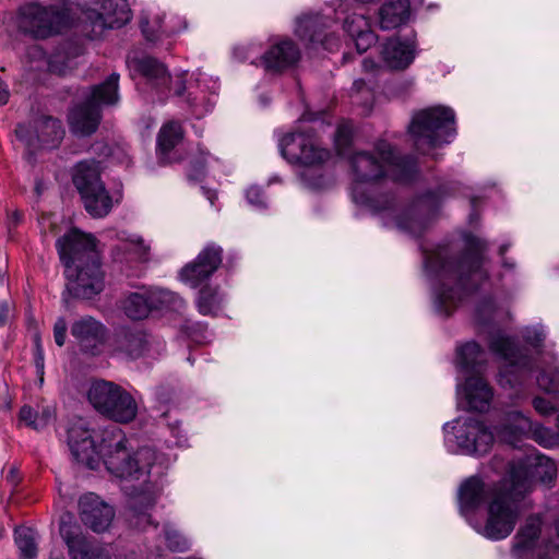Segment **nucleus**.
Returning <instances> with one entry per match:
<instances>
[{
  "mask_svg": "<svg viewBox=\"0 0 559 559\" xmlns=\"http://www.w3.org/2000/svg\"><path fill=\"white\" fill-rule=\"evenodd\" d=\"M354 176L353 201L373 214L393 218L396 227L419 236L428 227L445 194L443 188L428 191L402 214H396L395 197L380 191V180L385 177L397 182H408L418 173L412 156H397L392 146L380 142L373 152H357L350 159Z\"/></svg>",
  "mask_w": 559,
  "mask_h": 559,
  "instance_id": "f257e3e1",
  "label": "nucleus"
},
{
  "mask_svg": "<svg viewBox=\"0 0 559 559\" xmlns=\"http://www.w3.org/2000/svg\"><path fill=\"white\" fill-rule=\"evenodd\" d=\"M112 440L103 443L98 449L94 431L83 418L73 420L68 428V445L74 460L90 468H98L100 461L107 471L121 479L138 480L146 484L152 478H159L168 467L166 457L150 447H143L134 452L127 449V439L119 429L111 432Z\"/></svg>",
  "mask_w": 559,
  "mask_h": 559,
  "instance_id": "f03ea898",
  "label": "nucleus"
},
{
  "mask_svg": "<svg viewBox=\"0 0 559 559\" xmlns=\"http://www.w3.org/2000/svg\"><path fill=\"white\" fill-rule=\"evenodd\" d=\"M486 250L485 240L467 235L463 251L452 243H444L425 253L426 270L436 282L438 312L450 316L467 294L488 280Z\"/></svg>",
  "mask_w": 559,
  "mask_h": 559,
  "instance_id": "7ed1b4c3",
  "label": "nucleus"
},
{
  "mask_svg": "<svg viewBox=\"0 0 559 559\" xmlns=\"http://www.w3.org/2000/svg\"><path fill=\"white\" fill-rule=\"evenodd\" d=\"M68 278V292L82 299H91L103 292L105 275L92 235L71 229L56 243Z\"/></svg>",
  "mask_w": 559,
  "mask_h": 559,
  "instance_id": "20e7f679",
  "label": "nucleus"
},
{
  "mask_svg": "<svg viewBox=\"0 0 559 559\" xmlns=\"http://www.w3.org/2000/svg\"><path fill=\"white\" fill-rule=\"evenodd\" d=\"M131 64L133 70L145 79L146 84L156 90L160 100L173 94L182 98L197 117L210 111L205 94L199 90L200 79L193 80V75L188 71L169 74L162 62L148 56L133 59Z\"/></svg>",
  "mask_w": 559,
  "mask_h": 559,
  "instance_id": "39448f33",
  "label": "nucleus"
},
{
  "mask_svg": "<svg viewBox=\"0 0 559 559\" xmlns=\"http://www.w3.org/2000/svg\"><path fill=\"white\" fill-rule=\"evenodd\" d=\"M408 132L418 151L427 154L431 148L450 143L455 134V114L452 108L433 106L415 112Z\"/></svg>",
  "mask_w": 559,
  "mask_h": 559,
  "instance_id": "423d86ee",
  "label": "nucleus"
},
{
  "mask_svg": "<svg viewBox=\"0 0 559 559\" xmlns=\"http://www.w3.org/2000/svg\"><path fill=\"white\" fill-rule=\"evenodd\" d=\"M521 495L504 480L503 489L491 497L486 508V519L473 523L474 530L489 540H502L511 535L521 516Z\"/></svg>",
  "mask_w": 559,
  "mask_h": 559,
  "instance_id": "0eeeda50",
  "label": "nucleus"
},
{
  "mask_svg": "<svg viewBox=\"0 0 559 559\" xmlns=\"http://www.w3.org/2000/svg\"><path fill=\"white\" fill-rule=\"evenodd\" d=\"M119 74L111 73L104 82L91 87L84 103L74 106L68 117L72 133L86 136L94 133L102 119V105H115L119 100Z\"/></svg>",
  "mask_w": 559,
  "mask_h": 559,
  "instance_id": "6e6552de",
  "label": "nucleus"
},
{
  "mask_svg": "<svg viewBox=\"0 0 559 559\" xmlns=\"http://www.w3.org/2000/svg\"><path fill=\"white\" fill-rule=\"evenodd\" d=\"M490 349L504 361L498 376V383L503 389L514 390L513 399L526 396V382L533 372L532 359L523 355L511 337L496 335L490 341Z\"/></svg>",
  "mask_w": 559,
  "mask_h": 559,
  "instance_id": "1a4fd4ad",
  "label": "nucleus"
},
{
  "mask_svg": "<svg viewBox=\"0 0 559 559\" xmlns=\"http://www.w3.org/2000/svg\"><path fill=\"white\" fill-rule=\"evenodd\" d=\"M87 399L99 414L116 423L128 424L136 417L135 399L114 382L94 381L88 389Z\"/></svg>",
  "mask_w": 559,
  "mask_h": 559,
  "instance_id": "9d476101",
  "label": "nucleus"
},
{
  "mask_svg": "<svg viewBox=\"0 0 559 559\" xmlns=\"http://www.w3.org/2000/svg\"><path fill=\"white\" fill-rule=\"evenodd\" d=\"M72 179L86 212L96 218L108 215L112 199L100 179L99 163L94 159L78 163Z\"/></svg>",
  "mask_w": 559,
  "mask_h": 559,
  "instance_id": "9b49d317",
  "label": "nucleus"
},
{
  "mask_svg": "<svg viewBox=\"0 0 559 559\" xmlns=\"http://www.w3.org/2000/svg\"><path fill=\"white\" fill-rule=\"evenodd\" d=\"M68 11L57 4L41 5L37 2L20 8L19 29L36 39H45L58 34L68 22Z\"/></svg>",
  "mask_w": 559,
  "mask_h": 559,
  "instance_id": "f8f14e48",
  "label": "nucleus"
},
{
  "mask_svg": "<svg viewBox=\"0 0 559 559\" xmlns=\"http://www.w3.org/2000/svg\"><path fill=\"white\" fill-rule=\"evenodd\" d=\"M445 442H454L465 454L484 455L491 449L493 432L480 420L473 417H460L443 426Z\"/></svg>",
  "mask_w": 559,
  "mask_h": 559,
  "instance_id": "ddd939ff",
  "label": "nucleus"
},
{
  "mask_svg": "<svg viewBox=\"0 0 559 559\" xmlns=\"http://www.w3.org/2000/svg\"><path fill=\"white\" fill-rule=\"evenodd\" d=\"M283 157L292 164L318 167L330 160L331 151L323 147L312 130L295 131L280 142Z\"/></svg>",
  "mask_w": 559,
  "mask_h": 559,
  "instance_id": "4468645a",
  "label": "nucleus"
},
{
  "mask_svg": "<svg viewBox=\"0 0 559 559\" xmlns=\"http://www.w3.org/2000/svg\"><path fill=\"white\" fill-rule=\"evenodd\" d=\"M497 436L506 443L515 444L521 437H528L544 448L559 444V435L540 424L533 423L521 412H509L495 427Z\"/></svg>",
  "mask_w": 559,
  "mask_h": 559,
  "instance_id": "2eb2a0df",
  "label": "nucleus"
},
{
  "mask_svg": "<svg viewBox=\"0 0 559 559\" xmlns=\"http://www.w3.org/2000/svg\"><path fill=\"white\" fill-rule=\"evenodd\" d=\"M557 475L555 462L543 454H531L510 465V479L506 480L516 495L524 497L533 480L550 485Z\"/></svg>",
  "mask_w": 559,
  "mask_h": 559,
  "instance_id": "dca6fc26",
  "label": "nucleus"
},
{
  "mask_svg": "<svg viewBox=\"0 0 559 559\" xmlns=\"http://www.w3.org/2000/svg\"><path fill=\"white\" fill-rule=\"evenodd\" d=\"M97 10H88L84 23V35L88 39L99 38L105 29L120 28L131 20L127 0H90Z\"/></svg>",
  "mask_w": 559,
  "mask_h": 559,
  "instance_id": "f3484780",
  "label": "nucleus"
},
{
  "mask_svg": "<svg viewBox=\"0 0 559 559\" xmlns=\"http://www.w3.org/2000/svg\"><path fill=\"white\" fill-rule=\"evenodd\" d=\"M183 300L175 293L163 288H143L131 293L123 302V310L128 318L142 320L153 309L179 308Z\"/></svg>",
  "mask_w": 559,
  "mask_h": 559,
  "instance_id": "a211bd4d",
  "label": "nucleus"
},
{
  "mask_svg": "<svg viewBox=\"0 0 559 559\" xmlns=\"http://www.w3.org/2000/svg\"><path fill=\"white\" fill-rule=\"evenodd\" d=\"M223 262V248L214 242L207 243L179 273L180 280L192 288L209 281Z\"/></svg>",
  "mask_w": 559,
  "mask_h": 559,
  "instance_id": "6ab92c4d",
  "label": "nucleus"
},
{
  "mask_svg": "<svg viewBox=\"0 0 559 559\" xmlns=\"http://www.w3.org/2000/svg\"><path fill=\"white\" fill-rule=\"evenodd\" d=\"M164 343L143 330H128L117 338V350L130 359L160 354Z\"/></svg>",
  "mask_w": 559,
  "mask_h": 559,
  "instance_id": "aec40b11",
  "label": "nucleus"
},
{
  "mask_svg": "<svg viewBox=\"0 0 559 559\" xmlns=\"http://www.w3.org/2000/svg\"><path fill=\"white\" fill-rule=\"evenodd\" d=\"M70 331L80 349L91 355L99 354L107 335L106 326L91 316L75 320Z\"/></svg>",
  "mask_w": 559,
  "mask_h": 559,
  "instance_id": "412c9836",
  "label": "nucleus"
},
{
  "mask_svg": "<svg viewBox=\"0 0 559 559\" xmlns=\"http://www.w3.org/2000/svg\"><path fill=\"white\" fill-rule=\"evenodd\" d=\"M81 521L96 533L105 532L111 524L115 511L97 495L88 492L79 500Z\"/></svg>",
  "mask_w": 559,
  "mask_h": 559,
  "instance_id": "4be33fe9",
  "label": "nucleus"
},
{
  "mask_svg": "<svg viewBox=\"0 0 559 559\" xmlns=\"http://www.w3.org/2000/svg\"><path fill=\"white\" fill-rule=\"evenodd\" d=\"M300 59L297 45L290 39H281L273 44L260 58L266 72L280 73L294 67Z\"/></svg>",
  "mask_w": 559,
  "mask_h": 559,
  "instance_id": "5701e85b",
  "label": "nucleus"
},
{
  "mask_svg": "<svg viewBox=\"0 0 559 559\" xmlns=\"http://www.w3.org/2000/svg\"><path fill=\"white\" fill-rule=\"evenodd\" d=\"M457 394L466 409L478 413L487 412L493 399L492 388L481 377L474 376L465 380Z\"/></svg>",
  "mask_w": 559,
  "mask_h": 559,
  "instance_id": "b1692460",
  "label": "nucleus"
},
{
  "mask_svg": "<svg viewBox=\"0 0 559 559\" xmlns=\"http://www.w3.org/2000/svg\"><path fill=\"white\" fill-rule=\"evenodd\" d=\"M503 489V483L500 486L485 484L478 477H471L464 481L460 488V502L466 510L478 508L484 502L498 495Z\"/></svg>",
  "mask_w": 559,
  "mask_h": 559,
  "instance_id": "393cba45",
  "label": "nucleus"
},
{
  "mask_svg": "<svg viewBox=\"0 0 559 559\" xmlns=\"http://www.w3.org/2000/svg\"><path fill=\"white\" fill-rule=\"evenodd\" d=\"M382 58L385 64L395 70L407 68L415 58V44L400 38L389 39L382 48Z\"/></svg>",
  "mask_w": 559,
  "mask_h": 559,
  "instance_id": "a878e982",
  "label": "nucleus"
},
{
  "mask_svg": "<svg viewBox=\"0 0 559 559\" xmlns=\"http://www.w3.org/2000/svg\"><path fill=\"white\" fill-rule=\"evenodd\" d=\"M542 531L538 516H528L512 539V554L516 557L530 555L537 546Z\"/></svg>",
  "mask_w": 559,
  "mask_h": 559,
  "instance_id": "bb28decb",
  "label": "nucleus"
},
{
  "mask_svg": "<svg viewBox=\"0 0 559 559\" xmlns=\"http://www.w3.org/2000/svg\"><path fill=\"white\" fill-rule=\"evenodd\" d=\"M344 29L355 40L357 51H367L376 41V34L369 29L368 22L361 13H354L344 20Z\"/></svg>",
  "mask_w": 559,
  "mask_h": 559,
  "instance_id": "cd10ccee",
  "label": "nucleus"
},
{
  "mask_svg": "<svg viewBox=\"0 0 559 559\" xmlns=\"http://www.w3.org/2000/svg\"><path fill=\"white\" fill-rule=\"evenodd\" d=\"M59 531L69 549L71 559H93L91 544L82 534L80 527L62 522Z\"/></svg>",
  "mask_w": 559,
  "mask_h": 559,
  "instance_id": "c85d7f7f",
  "label": "nucleus"
},
{
  "mask_svg": "<svg viewBox=\"0 0 559 559\" xmlns=\"http://www.w3.org/2000/svg\"><path fill=\"white\" fill-rule=\"evenodd\" d=\"M409 15V0H390L379 10L380 27L384 31L394 29L406 23Z\"/></svg>",
  "mask_w": 559,
  "mask_h": 559,
  "instance_id": "c756f323",
  "label": "nucleus"
},
{
  "mask_svg": "<svg viewBox=\"0 0 559 559\" xmlns=\"http://www.w3.org/2000/svg\"><path fill=\"white\" fill-rule=\"evenodd\" d=\"M183 138V130L179 122L169 121L160 128L157 135V154L163 163H171L175 159L170 153Z\"/></svg>",
  "mask_w": 559,
  "mask_h": 559,
  "instance_id": "7c9ffc66",
  "label": "nucleus"
},
{
  "mask_svg": "<svg viewBox=\"0 0 559 559\" xmlns=\"http://www.w3.org/2000/svg\"><path fill=\"white\" fill-rule=\"evenodd\" d=\"M155 497L152 493H140L130 499L128 521L136 528L145 530L153 524L148 511L155 504Z\"/></svg>",
  "mask_w": 559,
  "mask_h": 559,
  "instance_id": "2f4dec72",
  "label": "nucleus"
},
{
  "mask_svg": "<svg viewBox=\"0 0 559 559\" xmlns=\"http://www.w3.org/2000/svg\"><path fill=\"white\" fill-rule=\"evenodd\" d=\"M485 361L486 353L476 342H467L456 348V364L466 372H480Z\"/></svg>",
  "mask_w": 559,
  "mask_h": 559,
  "instance_id": "473e14b6",
  "label": "nucleus"
},
{
  "mask_svg": "<svg viewBox=\"0 0 559 559\" xmlns=\"http://www.w3.org/2000/svg\"><path fill=\"white\" fill-rule=\"evenodd\" d=\"M37 141L43 147H56L64 135L62 123L52 117H43L36 122Z\"/></svg>",
  "mask_w": 559,
  "mask_h": 559,
  "instance_id": "72a5a7b5",
  "label": "nucleus"
},
{
  "mask_svg": "<svg viewBox=\"0 0 559 559\" xmlns=\"http://www.w3.org/2000/svg\"><path fill=\"white\" fill-rule=\"evenodd\" d=\"M38 533L32 527H15L14 542L23 559H35L38 556Z\"/></svg>",
  "mask_w": 559,
  "mask_h": 559,
  "instance_id": "f704fd0d",
  "label": "nucleus"
},
{
  "mask_svg": "<svg viewBox=\"0 0 559 559\" xmlns=\"http://www.w3.org/2000/svg\"><path fill=\"white\" fill-rule=\"evenodd\" d=\"M224 304V296L217 287L204 286L198 293L195 305L202 316H216Z\"/></svg>",
  "mask_w": 559,
  "mask_h": 559,
  "instance_id": "c9c22d12",
  "label": "nucleus"
},
{
  "mask_svg": "<svg viewBox=\"0 0 559 559\" xmlns=\"http://www.w3.org/2000/svg\"><path fill=\"white\" fill-rule=\"evenodd\" d=\"M324 23L320 15H306L298 20L296 34L310 43L324 44L325 35L322 31Z\"/></svg>",
  "mask_w": 559,
  "mask_h": 559,
  "instance_id": "e433bc0d",
  "label": "nucleus"
},
{
  "mask_svg": "<svg viewBox=\"0 0 559 559\" xmlns=\"http://www.w3.org/2000/svg\"><path fill=\"white\" fill-rule=\"evenodd\" d=\"M141 29L145 38L150 41L156 40L159 35H171L175 29L169 27L164 22V16L159 14H155L151 20L147 17H142L141 20Z\"/></svg>",
  "mask_w": 559,
  "mask_h": 559,
  "instance_id": "4c0bfd02",
  "label": "nucleus"
},
{
  "mask_svg": "<svg viewBox=\"0 0 559 559\" xmlns=\"http://www.w3.org/2000/svg\"><path fill=\"white\" fill-rule=\"evenodd\" d=\"M28 55L37 58L38 64L36 66L37 70H41L46 68L50 72L63 74L66 70L70 67L68 63L62 66H58V61L61 58V53L57 52L51 56L49 59L46 58L44 50L39 46H33L29 48Z\"/></svg>",
  "mask_w": 559,
  "mask_h": 559,
  "instance_id": "58836bf2",
  "label": "nucleus"
},
{
  "mask_svg": "<svg viewBox=\"0 0 559 559\" xmlns=\"http://www.w3.org/2000/svg\"><path fill=\"white\" fill-rule=\"evenodd\" d=\"M539 389L549 394H559V366L555 365L540 370L536 378Z\"/></svg>",
  "mask_w": 559,
  "mask_h": 559,
  "instance_id": "ea45409f",
  "label": "nucleus"
},
{
  "mask_svg": "<svg viewBox=\"0 0 559 559\" xmlns=\"http://www.w3.org/2000/svg\"><path fill=\"white\" fill-rule=\"evenodd\" d=\"M123 249L133 254L135 260L145 261L148 259L151 247L141 236L130 235L123 239Z\"/></svg>",
  "mask_w": 559,
  "mask_h": 559,
  "instance_id": "a19ab883",
  "label": "nucleus"
},
{
  "mask_svg": "<svg viewBox=\"0 0 559 559\" xmlns=\"http://www.w3.org/2000/svg\"><path fill=\"white\" fill-rule=\"evenodd\" d=\"M165 540L167 547L171 551L185 552L190 548V542L176 528L165 525L164 527Z\"/></svg>",
  "mask_w": 559,
  "mask_h": 559,
  "instance_id": "79ce46f5",
  "label": "nucleus"
},
{
  "mask_svg": "<svg viewBox=\"0 0 559 559\" xmlns=\"http://www.w3.org/2000/svg\"><path fill=\"white\" fill-rule=\"evenodd\" d=\"M198 153L199 155L189 162L187 170L188 179L191 181H199L204 177L206 158L210 156V153L202 147H198Z\"/></svg>",
  "mask_w": 559,
  "mask_h": 559,
  "instance_id": "37998d69",
  "label": "nucleus"
},
{
  "mask_svg": "<svg viewBox=\"0 0 559 559\" xmlns=\"http://www.w3.org/2000/svg\"><path fill=\"white\" fill-rule=\"evenodd\" d=\"M353 131L352 127L347 123L340 124L336 129L334 141L338 154H344V150L349 146L352 142Z\"/></svg>",
  "mask_w": 559,
  "mask_h": 559,
  "instance_id": "c03bdc74",
  "label": "nucleus"
},
{
  "mask_svg": "<svg viewBox=\"0 0 559 559\" xmlns=\"http://www.w3.org/2000/svg\"><path fill=\"white\" fill-rule=\"evenodd\" d=\"M34 365L40 383L44 381L45 373V355L41 345V338L38 334L34 336Z\"/></svg>",
  "mask_w": 559,
  "mask_h": 559,
  "instance_id": "a18cd8bd",
  "label": "nucleus"
},
{
  "mask_svg": "<svg viewBox=\"0 0 559 559\" xmlns=\"http://www.w3.org/2000/svg\"><path fill=\"white\" fill-rule=\"evenodd\" d=\"M20 419L36 430L43 428V421H39V414L31 406L25 405L20 409Z\"/></svg>",
  "mask_w": 559,
  "mask_h": 559,
  "instance_id": "49530a36",
  "label": "nucleus"
},
{
  "mask_svg": "<svg viewBox=\"0 0 559 559\" xmlns=\"http://www.w3.org/2000/svg\"><path fill=\"white\" fill-rule=\"evenodd\" d=\"M248 202L257 209H264L266 206L265 198L261 188L253 186L246 192Z\"/></svg>",
  "mask_w": 559,
  "mask_h": 559,
  "instance_id": "de8ad7c7",
  "label": "nucleus"
},
{
  "mask_svg": "<svg viewBox=\"0 0 559 559\" xmlns=\"http://www.w3.org/2000/svg\"><path fill=\"white\" fill-rule=\"evenodd\" d=\"M68 325L64 318L60 317L53 324V338L58 346H63L66 343Z\"/></svg>",
  "mask_w": 559,
  "mask_h": 559,
  "instance_id": "09e8293b",
  "label": "nucleus"
},
{
  "mask_svg": "<svg viewBox=\"0 0 559 559\" xmlns=\"http://www.w3.org/2000/svg\"><path fill=\"white\" fill-rule=\"evenodd\" d=\"M533 406L535 411L540 415H550L556 412L554 404L540 396L533 400Z\"/></svg>",
  "mask_w": 559,
  "mask_h": 559,
  "instance_id": "8fccbe9b",
  "label": "nucleus"
},
{
  "mask_svg": "<svg viewBox=\"0 0 559 559\" xmlns=\"http://www.w3.org/2000/svg\"><path fill=\"white\" fill-rule=\"evenodd\" d=\"M525 341L531 344L534 347L542 346L544 340H545V333L543 330L539 329H530L525 332Z\"/></svg>",
  "mask_w": 559,
  "mask_h": 559,
  "instance_id": "3c124183",
  "label": "nucleus"
},
{
  "mask_svg": "<svg viewBox=\"0 0 559 559\" xmlns=\"http://www.w3.org/2000/svg\"><path fill=\"white\" fill-rule=\"evenodd\" d=\"M15 134L17 139L26 143L27 146L31 147L34 145L31 129L26 124H17Z\"/></svg>",
  "mask_w": 559,
  "mask_h": 559,
  "instance_id": "603ef678",
  "label": "nucleus"
},
{
  "mask_svg": "<svg viewBox=\"0 0 559 559\" xmlns=\"http://www.w3.org/2000/svg\"><path fill=\"white\" fill-rule=\"evenodd\" d=\"M365 87H366V83H365L364 80H356L353 83L352 92L356 93V94L365 92L367 94V98H371L372 97V93L369 90L365 88Z\"/></svg>",
  "mask_w": 559,
  "mask_h": 559,
  "instance_id": "864d4df0",
  "label": "nucleus"
},
{
  "mask_svg": "<svg viewBox=\"0 0 559 559\" xmlns=\"http://www.w3.org/2000/svg\"><path fill=\"white\" fill-rule=\"evenodd\" d=\"M10 314V308L8 302H0V326L4 325L8 322Z\"/></svg>",
  "mask_w": 559,
  "mask_h": 559,
  "instance_id": "5fc2aeb1",
  "label": "nucleus"
},
{
  "mask_svg": "<svg viewBox=\"0 0 559 559\" xmlns=\"http://www.w3.org/2000/svg\"><path fill=\"white\" fill-rule=\"evenodd\" d=\"M52 418H53V411L50 407L44 408L41 414L39 415V421H43V428L46 425H48V423H50Z\"/></svg>",
  "mask_w": 559,
  "mask_h": 559,
  "instance_id": "6e6d98bb",
  "label": "nucleus"
},
{
  "mask_svg": "<svg viewBox=\"0 0 559 559\" xmlns=\"http://www.w3.org/2000/svg\"><path fill=\"white\" fill-rule=\"evenodd\" d=\"M10 92L5 83L0 79V105H5L9 102Z\"/></svg>",
  "mask_w": 559,
  "mask_h": 559,
  "instance_id": "4d7b16f0",
  "label": "nucleus"
},
{
  "mask_svg": "<svg viewBox=\"0 0 559 559\" xmlns=\"http://www.w3.org/2000/svg\"><path fill=\"white\" fill-rule=\"evenodd\" d=\"M21 217H22V215L17 211H15L11 215H9V217H8L9 229L15 227L19 224V222L21 221Z\"/></svg>",
  "mask_w": 559,
  "mask_h": 559,
  "instance_id": "13d9d810",
  "label": "nucleus"
},
{
  "mask_svg": "<svg viewBox=\"0 0 559 559\" xmlns=\"http://www.w3.org/2000/svg\"><path fill=\"white\" fill-rule=\"evenodd\" d=\"M202 191H203L204 195L207 198V200L210 201V203L212 205H214L215 200L217 199L216 193L214 191L205 189L204 187H202Z\"/></svg>",
  "mask_w": 559,
  "mask_h": 559,
  "instance_id": "bf43d9fd",
  "label": "nucleus"
},
{
  "mask_svg": "<svg viewBox=\"0 0 559 559\" xmlns=\"http://www.w3.org/2000/svg\"><path fill=\"white\" fill-rule=\"evenodd\" d=\"M362 67H364V69H365L366 71H369V70H372V69L376 67V64H374V62H373V61H371V60H369V59H365V60L362 61Z\"/></svg>",
  "mask_w": 559,
  "mask_h": 559,
  "instance_id": "052dcab7",
  "label": "nucleus"
},
{
  "mask_svg": "<svg viewBox=\"0 0 559 559\" xmlns=\"http://www.w3.org/2000/svg\"><path fill=\"white\" fill-rule=\"evenodd\" d=\"M508 249H509V245H507V243L501 245L499 248V254L503 255L508 251Z\"/></svg>",
  "mask_w": 559,
  "mask_h": 559,
  "instance_id": "680f3d73",
  "label": "nucleus"
},
{
  "mask_svg": "<svg viewBox=\"0 0 559 559\" xmlns=\"http://www.w3.org/2000/svg\"><path fill=\"white\" fill-rule=\"evenodd\" d=\"M502 264H503L504 267L510 269V270H512L514 267V263L513 262H509L507 260H503Z\"/></svg>",
  "mask_w": 559,
  "mask_h": 559,
  "instance_id": "e2e57ef3",
  "label": "nucleus"
},
{
  "mask_svg": "<svg viewBox=\"0 0 559 559\" xmlns=\"http://www.w3.org/2000/svg\"><path fill=\"white\" fill-rule=\"evenodd\" d=\"M11 478V480L14 483L15 481V471L14 469H11L10 471V475L8 476Z\"/></svg>",
  "mask_w": 559,
  "mask_h": 559,
  "instance_id": "0e129e2a",
  "label": "nucleus"
},
{
  "mask_svg": "<svg viewBox=\"0 0 559 559\" xmlns=\"http://www.w3.org/2000/svg\"><path fill=\"white\" fill-rule=\"evenodd\" d=\"M310 187L312 188H320V182H312V183H309Z\"/></svg>",
  "mask_w": 559,
  "mask_h": 559,
  "instance_id": "69168bd1",
  "label": "nucleus"
},
{
  "mask_svg": "<svg viewBox=\"0 0 559 559\" xmlns=\"http://www.w3.org/2000/svg\"><path fill=\"white\" fill-rule=\"evenodd\" d=\"M4 533H5L4 527L0 526V539L3 537Z\"/></svg>",
  "mask_w": 559,
  "mask_h": 559,
  "instance_id": "338daca9",
  "label": "nucleus"
}]
</instances>
